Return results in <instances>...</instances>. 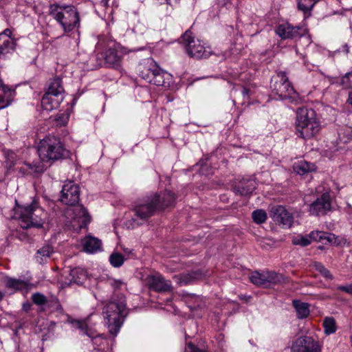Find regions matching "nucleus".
Masks as SVG:
<instances>
[{
	"label": "nucleus",
	"instance_id": "nucleus-46",
	"mask_svg": "<svg viewBox=\"0 0 352 352\" xmlns=\"http://www.w3.org/2000/svg\"><path fill=\"white\" fill-rule=\"evenodd\" d=\"M334 234L324 232V234L322 236V241H326L327 243L333 244Z\"/></svg>",
	"mask_w": 352,
	"mask_h": 352
},
{
	"label": "nucleus",
	"instance_id": "nucleus-36",
	"mask_svg": "<svg viewBox=\"0 0 352 352\" xmlns=\"http://www.w3.org/2000/svg\"><path fill=\"white\" fill-rule=\"evenodd\" d=\"M199 274L196 272L183 274L179 277V283L181 285H188L195 279H197L199 277Z\"/></svg>",
	"mask_w": 352,
	"mask_h": 352
},
{
	"label": "nucleus",
	"instance_id": "nucleus-7",
	"mask_svg": "<svg viewBox=\"0 0 352 352\" xmlns=\"http://www.w3.org/2000/svg\"><path fill=\"white\" fill-rule=\"evenodd\" d=\"M38 153L43 162H54L65 157L68 152L59 139L48 136L39 142Z\"/></svg>",
	"mask_w": 352,
	"mask_h": 352
},
{
	"label": "nucleus",
	"instance_id": "nucleus-8",
	"mask_svg": "<svg viewBox=\"0 0 352 352\" xmlns=\"http://www.w3.org/2000/svg\"><path fill=\"white\" fill-rule=\"evenodd\" d=\"M104 45L108 49L101 54L102 60L98 63V65L120 70L122 68V62L120 44L109 38Z\"/></svg>",
	"mask_w": 352,
	"mask_h": 352
},
{
	"label": "nucleus",
	"instance_id": "nucleus-48",
	"mask_svg": "<svg viewBox=\"0 0 352 352\" xmlns=\"http://www.w3.org/2000/svg\"><path fill=\"white\" fill-rule=\"evenodd\" d=\"M347 103L352 106V89L348 94Z\"/></svg>",
	"mask_w": 352,
	"mask_h": 352
},
{
	"label": "nucleus",
	"instance_id": "nucleus-42",
	"mask_svg": "<svg viewBox=\"0 0 352 352\" xmlns=\"http://www.w3.org/2000/svg\"><path fill=\"white\" fill-rule=\"evenodd\" d=\"M340 84L345 89H348L352 84V72L346 74L341 79Z\"/></svg>",
	"mask_w": 352,
	"mask_h": 352
},
{
	"label": "nucleus",
	"instance_id": "nucleus-45",
	"mask_svg": "<svg viewBox=\"0 0 352 352\" xmlns=\"http://www.w3.org/2000/svg\"><path fill=\"white\" fill-rule=\"evenodd\" d=\"M338 289L348 294L352 295V282L345 285L338 286Z\"/></svg>",
	"mask_w": 352,
	"mask_h": 352
},
{
	"label": "nucleus",
	"instance_id": "nucleus-4",
	"mask_svg": "<svg viewBox=\"0 0 352 352\" xmlns=\"http://www.w3.org/2000/svg\"><path fill=\"white\" fill-rule=\"evenodd\" d=\"M19 214V223L23 229L31 227L41 228L47 217V212L38 206L36 199H33L30 204L19 206L16 204L15 208Z\"/></svg>",
	"mask_w": 352,
	"mask_h": 352
},
{
	"label": "nucleus",
	"instance_id": "nucleus-13",
	"mask_svg": "<svg viewBox=\"0 0 352 352\" xmlns=\"http://www.w3.org/2000/svg\"><path fill=\"white\" fill-rule=\"evenodd\" d=\"M322 345L311 336L298 338L292 344V352H321Z\"/></svg>",
	"mask_w": 352,
	"mask_h": 352
},
{
	"label": "nucleus",
	"instance_id": "nucleus-18",
	"mask_svg": "<svg viewBox=\"0 0 352 352\" xmlns=\"http://www.w3.org/2000/svg\"><path fill=\"white\" fill-rule=\"evenodd\" d=\"M274 221L281 224L284 228H290L294 222L293 215L285 207L278 206L272 209Z\"/></svg>",
	"mask_w": 352,
	"mask_h": 352
},
{
	"label": "nucleus",
	"instance_id": "nucleus-1",
	"mask_svg": "<svg viewBox=\"0 0 352 352\" xmlns=\"http://www.w3.org/2000/svg\"><path fill=\"white\" fill-rule=\"evenodd\" d=\"M80 197L79 187L72 181L67 182L61 190L60 201L69 206H74L66 211V217L71 219L68 226L76 231L80 230L91 221V217L87 210L82 205L75 206L78 203Z\"/></svg>",
	"mask_w": 352,
	"mask_h": 352
},
{
	"label": "nucleus",
	"instance_id": "nucleus-14",
	"mask_svg": "<svg viewBox=\"0 0 352 352\" xmlns=\"http://www.w3.org/2000/svg\"><path fill=\"white\" fill-rule=\"evenodd\" d=\"M16 45L17 40L12 36V32L10 28H6L0 32V58L13 54Z\"/></svg>",
	"mask_w": 352,
	"mask_h": 352
},
{
	"label": "nucleus",
	"instance_id": "nucleus-35",
	"mask_svg": "<svg viewBox=\"0 0 352 352\" xmlns=\"http://www.w3.org/2000/svg\"><path fill=\"white\" fill-rule=\"evenodd\" d=\"M124 260L123 255L118 252H113L109 256V262L115 267H119L122 265Z\"/></svg>",
	"mask_w": 352,
	"mask_h": 352
},
{
	"label": "nucleus",
	"instance_id": "nucleus-21",
	"mask_svg": "<svg viewBox=\"0 0 352 352\" xmlns=\"http://www.w3.org/2000/svg\"><path fill=\"white\" fill-rule=\"evenodd\" d=\"M63 98V96L46 92L41 100L42 107L47 111H51L59 107Z\"/></svg>",
	"mask_w": 352,
	"mask_h": 352
},
{
	"label": "nucleus",
	"instance_id": "nucleus-16",
	"mask_svg": "<svg viewBox=\"0 0 352 352\" xmlns=\"http://www.w3.org/2000/svg\"><path fill=\"white\" fill-rule=\"evenodd\" d=\"M304 32L305 30L302 27L292 26L289 23L280 24L276 30V33L282 39H292L300 37Z\"/></svg>",
	"mask_w": 352,
	"mask_h": 352
},
{
	"label": "nucleus",
	"instance_id": "nucleus-49",
	"mask_svg": "<svg viewBox=\"0 0 352 352\" xmlns=\"http://www.w3.org/2000/svg\"><path fill=\"white\" fill-rule=\"evenodd\" d=\"M241 91L243 96H248L249 94V90L246 87H243Z\"/></svg>",
	"mask_w": 352,
	"mask_h": 352
},
{
	"label": "nucleus",
	"instance_id": "nucleus-2",
	"mask_svg": "<svg viewBox=\"0 0 352 352\" xmlns=\"http://www.w3.org/2000/svg\"><path fill=\"white\" fill-rule=\"evenodd\" d=\"M176 197L174 193L166 190L160 194L153 193L138 203L133 208L135 215L142 220H146L157 211L173 206Z\"/></svg>",
	"mask_w": 352,
	"mask_h": 352
},
{
	"label": "nucleus",
	"instance_id": "nucleus-9",
	"mask_svg": "<svg viewBox=\"0 0 352 352\" xmlns=\"http://www.w3.org/2000/svg\"><path fill=\"white\" fill-rule=\"evenodd\" d=\"M182 39L185 45L186 51L189 56L201 58L208 56L209 52L206 50L202 41L195 38L190 30L185 32L182 36Z\"/></svg>",
	"mask_w": 352,
	"mask_h": 352
},
{
	"label": "nucleus",
	"instance_id": "nucleus-27",
	"mask_svg": "<svg viewBox=\"0 0 352 352\" xmlns=\"http://www.w3.org/2000/svg\"><path fill=\"white\" fill-rule=\"evenodd\" d=\"M293 305L297 312L298 318H305L309 314V304L298 300H294Z\"/></svg>",
	"mask_w": 352,
	"mask_h": 352
},
{
	"label": "nucleus",
	"instance_id": "nucleus-28",
	"mask_svg": "<svg viewBox=\"0 0 352 352\" xmlns=\"http://www.w3.org/2000/svg\"><path fill=\"white\" fill-rule=\"evenodd\" d=\"M63 91L60 78H56L51 81L47 92L63 96Z\"/></svg>",
	"mask_w": 352,
	"mask_h": 352
},
{
	"label": "nucleus",
	"instance_id": "nucleus-19",
	"mask_svg": "<svg viewBox=\"0 0 352 352\" xmlns=\"http://www.w3.org/2000/svg\"><path fill=\"white\" fill-rule=\"evenodd\" d=\"M256 188V182L254 177L243 178L234 186V191L240 195H248Z\"/></svg>",
	"mask_w": 352,
	"mask_h": 352
},
{
	"label": "nucleus",
	"instance_id": "nucleus-11",
	"mask_svg": "<svg viewBox=\"0 0 352 352\" xmlns=\"http://www.w3.org/2000/svg\"><path fill=\"white\" fill-rule=\"evenodd\" d=\"M280 280L281 275L273 271H264L262 273L256 271L250 276L252 283L265 288L278 283Z\"/></svg>",
	"mask_w": 352,
	"mask_h": 352
},
{
	"label": "nucleus",
	"instance_id": "nucleus-6",
	"mask_svg": "<svg viewBox=\"0 0 352 352\" xmlns=\"http://www.w3.org/2000/svg\"><path fill=\"white\" fill-rule=\"evenodd\" d=\"M126 302L124 298L109 301L103 308L102 314L109 333L116 336L122 324Z\"/></svg>",
	"mask_w": 352,
	"mask_h": 352
},
{
	"label": "nucleus",
	"instance_id": "nucleus-47",
	"mask_svg": "<svg viewBox=\"0 0 352 352\" xmlns=\"http://www.w3.org/2000/svg\"><path fill=\"white\" fill-rule=\"evenodd\" d=\"M122 284L123 283L118 280H112L111 281V285L114 288H119Z\"/></svg>",
	"mask_w": 352,
	"mask_h": 352
},
{
	"label": "nucleus",
	"instance_id": "nucleus-3",
	"mask_svg": "<svg viewBox=\"0 0 352 352\" xmlns=\"http://www.w3.org/2000/svg\"><path fill=\"white\" fill-rule=\"evenodd\" d=\"M320 130V124L314 109H298L296 119V131L298 136L302 139H309L317 135Z\"/></svg>",
	"mask_w": 352,
	"mask_h": 352
},
{
	"label": "nucleus",
	"instance_id": "nucleus-51",
	"mask_svg": "<svg viewBox=\"0 0 352 352\" xmlns=\"http://www.w3.org/2000/svg\"><path fill=\"white\" fill-rule=\"evenodd\" d=\"M4 296H5L4 293L3 292L0 291V301L2 300Z\"/></svg>",
	"mask_w": 352,
	"mask_h": 352
},
{
	"label": "nucleus",
	"instance_id": "nucleus-25",
	"mask_svg": "<svg viewBox=\"0 0 352 352\" xmlns=\"http://www.w3.org/2000/svg\"><path fill=\"white\" fill-rule=\"evenodd\" d=\"M316 166L314 164L302 160L294 165V171L299 175H305L309 172L315 170Z\"/></svg>",
	"mask_w": 352,
	"mask_h": 352
},
{
	"label": "nucleus",
	"instance_id": "nucleus-37",
	"mask_svg": "<svg viewBox=\"0 0 352 352\" xmlns=\"http://www.w3.org/2000/svg\"><path fill=\"white\" fill-rule=\"evenodd\" d=\"M254 221L256 223H263L267 219V213L263 210H256L252 214Z\"/></svg>",
	"mask_w": 352,
	"mask_h": 352
},
{
	"label": "nucleus",
	"instance_id": "nucleus-15",
	"mask_svg": "<svg viewBox=\"0 0 352 352\" xmlns=\"http://www.w3.org/2000/svg\"><path fill=\"white\" fill-rule=\"evenodd\" d=\"M145 283L150 289L157 292H166L172 289L170 280H166L160 274L148 275L145 278Z\"/></svg>",
	"mask_w": 352,
	"mask_h": 352
},
{
	"label": "nucleus",
	"instance_id": "nucleus-23",
	"mask_svg": "<svg viewBox=\"0 0 352 352\" xmlns=\"http://www.w3.org/2000/svg\"><path fill=\"white\" fill-rule=\"evenodd\" d=\"M69 276L70 280L68 285L72 283L77 285H82L87 278V273L83 269L76 267L70 271Z\"/></svg>",
	"mask_w": 352,
	"mask_h": 352
},
{
	"label": "nucleus",
	"instance_id": "nucleus-17",
	"mask_svg": "<svg viewBox=\"0 0 352 352\" xmlns=\"http://www.w3.org/2000/svg\"><path fill=\"white\" fill-rule=\"evenodd\" d=\"M149 62L151 63H149L148 65L154 67V70L153 71V76H151L150 74L144 72L143 78L148 82L155 85L157 86H164V76L168 75V74L164 72L162 69H161L155 60H149Z\"/></svg>",
	"mask_w": 352,
	"mask_h": 352
},
{
	"label": "nucleus",
	"instance_id": "nucleus-39",
	"mask_svg": "<svg viewBox=\"0 0 352 352\" xmlns=\"http://www.w3.org/2000/svg\"><path fill=\"white\" fill-rule=\"evenodd\" d=\"M33 302L36 305H44L48 302L47 298L41 293H35L32 296Z\"/></svg>",
	"mask_w": 352,
	"mask_h": 352
},
{
	"label": "nucleus",
	"instance_id": "nucleus-38",
	"mask_svg": "<svg viewBox=\"0 0 352 352\" xmlns=\"http://www.w3.org/2000/svg\"><path fill=\"white\" fill-rule=\"evenodd\" d=\"M25 164L28 167L31 173H41L45 170V166L43 162H33L32 164L25 163Z\"/></svg>",
	"mask_w": 352,
	"mask_h": 352
},
{
	"label": "nucleus",
	"instance_id": "nucleus-41",
	"mask_svg": "<svg viewBox=\"0 0 352 352\" xmlns=\"http://www.w3.org/2000/svg\"><path fill=\"white\" fill-rule=\"evenodd\" d=\"M149 60H154L153 58H147L144 61V63L142 65V70H141V76L143 78V73L150 74L151 76H153V71L154 70V67L149 66Z\"/></svg>",
	"mask_w": 352,
	"mask_h": 352
},
{
	"label": "nucleus",
	"instance_id": "nucleus-10",
	"mask_svg": "<svg viewBox=\"0 0 352 352\" xmlns=\"http://www.w3.org/2000/svg\"><path fill=\"white\" fill-rule=\"evenodd\" d=\"M271 88L281 100L291 97L295 92L285 72H278L272 79Z\"/></svg>",
	"mask_w": 352,
	"mask_h": 352
},
{
	"label": "nucleus",
	"instance_id": "nucleus-34",
	"mask_svg": "<svg viewBox=\"0 0 352 352\" xmlns=\"http://www.w3.org/2000/svg\"><path fill=\"white\" fill-rule=\"evenodd\" d=\"M292 244L301 247H306L311 243L308 234L294 236L292 238Z\"/></svg>",
	"mask_w": 352,
	"mask_h": 352
},
{
	"label": "nucleus",
	"instance_id": "nucleus-29",
	"mask_svg": "<svg viewBox=\"0 0 352 352\" xmlns=\"http://www.w3.org/2000/svg\"><path fill=\"white\" fill-rule=\"evenodd\" d=\"M73 327L81 331L82 334L87 335L89 338L94 337L93 333L89 329L85 320H73L72 322Z\"/></svg>",
	"mask_w": 352,
	"mask_h": 352
},
{
	"label": "nucleus",
	"instance_id": "nucleus-50",
	"mask_svg": "<svg viewBox=\"0 0 352 352\" xmlns=\"http://www.w3.org/2000/svg\"><path fill=\"white\" fill-rule=\"evenodd\" d=\"M109 0H102L101 1V3L104 6H108V2H109Z\"/></svg>",
	"mask_w": 352,
	"mask_h": 352
},
{
	"label": "nucleus",
	"instance_id": "nucleus-20",
	"mask_svg": "<svg viewBox=\"0 0 352 352\" xmlns=\"http://www.w3.org/2000/svg\"><path fill=\"white\" fill-rule=\"evenodd\" d=\"M15 90L0 80V109L8 107L13 101Z\"/></svg>",
	"mask_w": 352,
	"mask_h": 352
},
{
	"label": "nucleus",
	"instance_id": "nucleus-24",
	"mask_svg": "<svg viewBox=\"0 0 352 352\" xmlns=\"http://www.w3.org/2000/svg\"><path fill=\"white\" fill-rule=\"evenodd\" d=\"M53 253L52 246L47 245L38 249L36 253L35 258L36 261L40 264L46 263Z\"/></svg>",
	"mask_w": 352,
	"mask_h": 352
},
{
	"label": "nucleus",
	"instance_id": "nucleus-40",
	"mask_svg": "<svg viewBox=\"0 0 352 352\" xmlns=\"http://www.w3.org/2000/svg\"><path fill=\"white\" fill-rule=\"evenodd\" d=\"M324 234V232L320 230H314L311 231L308 235L309 239H311V243L312 241L322 242V236Z\"/></svg>",
	"mask_w": 352,
	"mask_h": 352
},
{
	"label": "nucleus",
	"instance_id": "nucleus-33",
	"mask_svg": "<svg viewBox=\"0 0 352 352\" xmlns=\"http://www.w3.org/2000/svg\"><path fill=\"white\" fill-rule=\"evenodd\" d=\"M314 269L320 274L324 278L327 280H333V276L329 272V270L325 267V266L319 262H315L314 263Z\"/></svg>",
	"mask_w": 352,
	"mask_h": 352
},
{
	"label": "nucleus",
	"instance_id": "nucleus-43",
	"mask_svg": "<svg viewBox=\"0 0 352 352\" xmlns=\"http://www.w3.org/2000/svg\"><path fill=\"white\" fill-rule=\"evenodd\" d=\"M349 243L347 241V239L342 236H337L334 234L333 244L336 246H345L349 245Z\"/></svg>",
	"mask_w": 352,
	"mask_h": 352
},
{
	"label": "nucleus",
	"instance_id": "nucleus-22",
	"mask_svg": "<svg viewBox=\"0 0 352 352\" xmlns=\"http://www.w3.org/2000/svg\"><path fill=\"white\" fill-rule=\"evenodd\" d=\"M83 250L88 253H95L101 249V241L98 238L87 236L82 241Z\"/></svg>",
	"mask_w": 352,
	"mask_h": 352
},
{
	"label": "nucleus",
	"instance_id": "nucleus-32",
	"mask_svg": "<svg viewBox=\"0 0 352 352\" xmlns=\"http://www.w3.org/2000/svg\"><path fill=\"white\" fill-rule=\"evenodd\" d=\"M6 166L8 168H12L16 163L18 157L16 153L10 150H4Z\"/></svg>",
	"mask_w": 352,
	"mask_h": 352
},
{
	"label": "nucleus",
	"instance_id": "nucleus-31",
	"mask_svg": "<svg viewBox=\"0 0 352 352\" xmlns=\"http://www.w3.org/2000/svg\"><path fill=\"white\" fill-rule=\"evenodd\" d=\"M323 326L324 328V333L327 335L332 334L336 331V321L333 318H325L323 322Z\"/></svg>",
	"mask_w": 352,
	"mask_h": 352
},
{
	"label": "nucleus",
	"instance_id": "nucleus-30",
	"mask_svg": "<svg viewBox=\"0 0 352 352\" xmlns=\"http://www.w3.org/2000/svg\"><path fill=\"white\" fill-rule=\"evenodd\" d=\"M319 0H298V8L305 14L310 12Z\"/></svg>",
	"mask_w": 352,
	"mask_h": 352
},
{
	"label": "nucleus",
	"instance_id": "nucleus-5",
	"mask_svg": "<svg viewBox=\"0 0 352 352\" xmlns=\"http://www.w3.org/2000/svg\"><path fill=\"white\" fill-rule=\"evenodd\" d=\"M49 14L62 26L65 32H71L80 25L79 14L74 6L51 4Z\"/></svg>",
	"mask_w": 352,
	"mask_h": 352
},
{
	"label": "nucleus",
	"instance_id": "nucleus-53",
	"mask_svg": "<svg viewBox=\"0 0 352 352\" xmlns=\"http://www.w3.org/2000/svg\"><path fill=\"white\" fill-rule=\"evenodd\" d=\"M102 43H103V41L100 40V41H99V43H98V44H99V45H102Z\"/></svg>",
	"mask_w": 352,
	"mask_h": 352
},
{
	"label": "nucleus",
	"instance_id": "nucleus-44",
	"mask_svg": "<svg viewBox=\"0 0 352 352\" xmlns=\"http://www.w3.org/2000/svg\"><path fill=\"white\" fill-rule=\"evenodd\" d=\"M186 352H207L204 349H201L192 344L191 342L188 343L186 348Z\"/></svg>",
	"mask_w": 352,
	"mask_h": 352
},
{
	"label": "nucleus",
	"instance_id": "nucleus-26",
	"mask_svg": "<svg viewBox=\"0 0 352 352\" xmlns=\"http://www.w3.org/2000/svg\"><path fill=\"white\" fill-rule=\"evenodd\" d=\"M5 285L6 287L15 290L23 289L27 287V283L25 280L10 277H6Z\"/></svg>",
	"mask_w": 352,
	"mask_h": 352
},
{
	"label": "nucleus",
	"instance_id": "nucleus-12",
	"mask_svg": "<svg viewBox=\"0 0 352 352\" xmlns=\"http://www.w3.org/2000/svg\"><path fill=\"white\" fill-rule=\"evenodd\" d=\"M332 210V199L328 192L318 197L309 205V212L312 216H323Z\"/></svg>",
	"mask_w": 352,
	"mask_h": 352
},
{
	"label": "nucleus",
	"instance_id": "nucleus-52",
	"mask_svg": "<svg viewBox=\"0 0 352 352\" xmlns=\"http://www.w3.org/2000/svg\"><path fill=\"white\" fill-rule=\"evenodd\" d=\"M344 47H345V50H346V52L348 53L349 52V47H348V46L345 45Z\"/></svg>",
	"mask_w": 352,
	"mask_h": 352
}]
</instances>
